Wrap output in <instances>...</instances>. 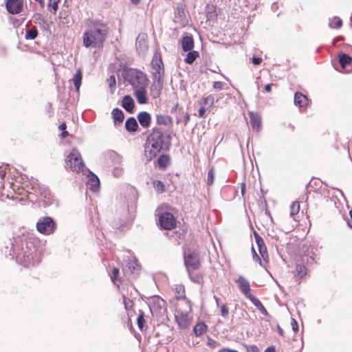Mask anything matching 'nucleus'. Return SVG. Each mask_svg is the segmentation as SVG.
Masks as SVG:
<instances>
[{
    "instance_id": "f257e3e1",
    "label": "nucleus",
    "mask_w": 352,
    "mask_h": 352,
    "mask_svg": "<svg viewBox=\"0 0 352 352\" xmlns=\"http://www.w3.org/2000/svg\"><path fill=\"white\" fill-rule=\"evenodd\" d=\"M5 254L8 252L10 258L25 267H34L41 262L40 254L32 239L26 235H17L10 239L5 248Z\"/></svg>"
},
{
    "instance_id": "f03ea898",
    "label": "nucleus",
    "mask_w": 352,
    "mask_h": 352,
    "mask_svg": "<svg viewBox=\"0 0 352 352\" xmlns=\"http://www.w3.org/2000/svg\"><path fill=\"white\" fill-rule=\"evenodd\" d=\"M173 131L160 126L153 127L147 138L144 147V156L146 161H151L161 151H168L171 145Z\"/></svg>"
},
{
    "instance_id": "7ed1b4c3",
    "label": "nucleus",
    "mask_w": 352,
    "mask_h": 352,
    "mask_svg": "<svg viewBox=\"0 0 352 352\" xmlns=\"http://www.w3.org/2000/svg\"><path fill=\"white\" fill-rule=\"evenodd\" d=\"M108 34L107 24L100 20H92L83 33V45L85 47L100 48Z\"/></svg>"
},
{
    "instance_id": "20e7f679",
    "label": "nucleus",
    "mask_w": 352,
    "mask_h": 352,
    "mask_svg": "<svg viewBox=\"0 0 352 352\" xmlns=\"http://www.w3.org/2000/svg\"><path fill=\"white\" fill-rule=\"evenodd\" d=\"M124 78L133 89L147 86L148 80L142 71L129 68L124 71Z\"/></svg>"
},
{
    "instance_id": "39448f33",
    "label": "nucleus",
    "mask_w": 352,
    "mask_h": 352,
    "mask_svg": "<svg viewBox=\"0 0 352 352\" xmlns=\"http://www.w3.org/2000/svg\"><path fill=\"white\" fill-rule=\"evenodd\" d=\"M65 164L72 171L80 172L85 168V164L81 155L76 148H73L70 153L67 155Z\"/></svg>"
},
{
    "instance_id": "423d86ee",
    "label": "nucleus",
    "mask_w": 352,
    "mask_h": 352,
    "mask_svg": "<svg viewBox=\"0 0 352 352\" xmlns=\"http://www.w3.org/2000/svg\"><path fill=\"white\" fill-rule=\"evenodd\" d=\"M37 231L44 235H50L56 230L57 226L55 221L50 217H42L36 222Z\"/></svg>"
},
{
    "instance_id": "0eeeda50",
    "label": "nucleus",
    "mask_w": 352,
    "mask_h": 352,
    "mask_svg": "<svg viewBox=\"0 0 352 352\" xmlns=\"http://www.w3.org/2000/svg\"><path fill=\"white\" fill-rule=\"evenodd\" d=\"M152 69L153 72V80H164V64L161 58V55L156 52L153 55V58L152 60Z\"/></svg>"
},
{
    "instance_id": "6e6552de",
    "label": "nucleus",
    "mask_w": 352,
    "mask_h": 352,
    "mask_svg": "<svg viewBox=\"0 0 352 352\" xmlns=\"http://www.w3.org/2000/svg\"><path fill=\"white\" fill-rule=\"evenodd\" d=\"M184 259L187 272L190 271V268L197 270L199 267L200 261L197 252L190 250L184 252Z\"/></svg>"
},
{
    "instance_id": "1a4fd4ad",
    "label": "nucleus",
    "mask_w": 352,
    "mask_h": 352,
    "mask_svg": "<svg viewBox=\"0 0 352 352\" xmlns=\"http://www.w3.org/2000/svg\"><path fill=\"white\" fill-rule=\"evenodd\" d=\"M165 301L159 296H153L149 298L148 305L152 314L158 315L162 309H165Z\"/></svg>"
},
{
    "instance_id": "9d476101",
    "label": "nucleus",
    "mask_w": 352,
    "mask_h": 352,
    "mask_svg": "<svg viewBox=\"0 0 352 352\" xmlns=\"http://www.w3.org/2000/svg\"><path fill=\"white\" fill-rule=\"evenodd\" d=\"M27 192L29 194H33L36 195H41L43 197H46L48 193V188L44 185L38 183L37 179H32L30 182V186L27 185Z\"/></svg>"
},
{
    "instance_id": "9b49d317",
    "label": "nucleus",
    "mask_w": 352,
    "mask_h": 352,
    "mask_svg": "<svg viewBox=\"0 0 352 352\" xmlns=\"http://www.w3.org/2000/svg\"><path fill=\"white\" fill-rule=\"evenodd\" d=\"M159 223L164 230H172L176 226V219L170 212H164L159 217Z\"/></svg>"
},
{
    "instance_id": "f8f14e48",
    "label": "nucleus",
    "mask_w": 352,
    "mask_h": 352,
    "mask_svg": "<svg viewBox=\"0 0 352 352\" xmlns=\"http://www.w3.org/2000/svg\"><path fill=\"white\" fill-rule=\"evenodd\" d=\"M238 287L241 293L248 299L254 296L250 294V285L249 281L243 276H240L236 280Z\"/></svg>"
},
{
    "instance_id": "ddd939ff",
    "label": "nucleus",
    "mask_w": 352,
    "mask_h": 352,
    "mask_svg": "<svg viewBox=\"0 0 352 352\" xmlns=\"http://www.w3.org/2000/svg\"><path fill=\"white\" fill-rule=\"evenodd\" d=\"M320 248L317 245H309L307 250L305 252V256L307 257V263H316L320 257H319V251Z\"/></svg>"
},
{
    "instance_id": "4468645a",
    "label": "nucleus",
    "mask_w": 352,
    "mask_h": 352,
    "mask_svg": "<svg viewBox=\"0 0 352 352\" xmlns=\"http://www.w3.org/2000/svg\"><path fill=\"white\" fill-rule=\"evenodd\" d=\"M6 6L9 13L16 14L22 11L23 5L21 0H8Z\"/></svg>"
},
{
    "instance_id": "2eb2a0df",
    "label": "nucleus",
    "mask_w": 352,
    "mask_h": 352,
    "mask_svg": "<svg viewBox=\"0 0 352 352\" xmlns=\"http://www.w3.org/2000/svg\"><path fill=\"white\" fill-rule=\"evenodd\" d=\"M176 322L181 329H186L189 327L190 322L188 320V311H177L175 314Z\"/></svg>"
},
{
    "instance_id": "dca6fc26",
    "label": "nucleus",
    "mask_w": 352,
    "mask_h": 352,
    "mask_svg": "<svg viewBox=\"0 0 352 352\" xmlns=\"http://www.w3.org/2000/svg\"><path fill=\"white\" fill-rule=\"evenodd\" d=\"M254 235L261 256H262L264 261H267V259H268V253L267 251V248L262 237L260 236L256 232H254Z\"/></svg>"
},
{
    "instance_id": "f3484780",
    "label": "nucleus",
    "mask_w": 352,
    "mask_h": 352,
    "mask_svg": "<svg viewBox=\"0 0 352 352\" xmlns=\"http://www.w3.org/2000/svg\"><path fill=\"white\" fill-rule=\"evenodd\" d=\"M146 87L147 86H143L134 89V96L138 102L140 104H146L148 102Z\"/></svg>"
},
{
    "instance_id": "a211bd4d",
    "label": "nucleus",
    "mask_w": 352,
    "mask_h": 352,
    "mask_svg": "<svg viewBox=\"0 0 352 352\" xmlns=\"http://www.w3.org/2000/svg\"><path fill=\"white\" fill-rule=\"evenodd\" d=\"M164 80H153V82L150 87V94L153 98H157L163 89Z\"/></svg>"
},
{
    "instance_id": "6ab92c4d",
    "label": "nucleus",
    "mask_w": 352,
    "mask_h": 352,
    "mask_svg": "<svg viewBox=\"0 0 352 352\" xmlns=\"http://www.w3.org/2000/svg\"><path fill=\"white\" fill-rule=\"evenodd\" d=\"M87 188L93 192H97L100 188V180L98 177L89 171L88 175V181L87 182Z\"/></svg>"
},
{
    "instance_id": "aec40b11",
    "label": "nucleus",
    "mask_w": 352,
    "mask_h": 352,
    "mask_svg": "<svg viewBox=\"0 0 352 352\" xmlns=\"http://www.w3.org/2000/svg\"><path fill=\"white\" fill-rule=\"evenodd\" d=\"M140 270V265L136 258L130 259L123 268L126 274H135Z\"/></svg>"
},
{
    "instance_id": "412c9836",
    "label": "nucleus",
    "mask_w": 352,
    "mask_h": 352,
    "mask_svg": "<svg viewBox=\"0 0 352 352\" xmlns=\"http://www.w3.org/2000/svg\"><path fill=\"white\" fill-rule=\"evenodd\" d=\"M156 124L158 126H164L171 127L173 125V118L165 114L158 113L155 116Z\"/></svg>"
},
{
    "instance_id": "4be33fe9",
    "label": "nucleus",
    "mask_w": 352,
    "mask_h": 352,
    "mask_svg": "<svg viewBox=\"0 0 352 352\" xmlns=\"http://www.w3.org/2000/svg\"><path fill=\"white\" fill-rule=\"evenodd\" d=\"M175 293L177 294L178 299L184 300L188 309V311H191V302L188 299H186L185 296V288L183 285H176L175 287Z\"/></svg>"
},
{
    "instance_id": "5701e85b",
    "label": "nucleus",
    "mask_w": 352,
    "mask_h": 352,
    "mask_svg": "<svg viewBox=\"0 0 352 352\" xmlns=\"http://www.w3.org/2000/svg\"><path fill=\"white\" fill-rule=\"evenodd\" d=\"M140 124L144 128H148L151 124V116L146 111H142L138 115Z\"/></svg>"
},
{
    "instance_id": "b1692460",
    "label": "nucleus",
    "mask_w": 352,
    "mask_h": 352,
    "mask_svg": "<svg viewBox=\"0 0 352 352\" xmlns=\"http://www.w3.org/2000/svg\"><path fill=\"white\" fill-rule=\"evenodd\" d=\"M294 104L298 106L300 109L306 107L308 104V98L307 96L300 92H296L294 94Z\"/></svg>"
},
{
    "instance_id": "393cba45",
    "label": "nucleus",
    "mask_w": 352,
    "mask_h": 352,
    "mask_svg": "<svg viewBox=\"0 0 352 352\" xmlns=\"http://www.w3.org/2000/svg\"><path fill=\"white\" fill-rule=\"evenodd\" d=\"M147 48L146 34H139L136 38V49L139 54L144 53Z\"/></svg>"
},
{
    "instance_id": "a878e982",
    "label": "nucleus",
    "mask_w": 352,
    "mask_h": 352,
    "mask_svg": "<svg viewBox=\"0 0 352 352\" xmlns=\"http://www.w3.org/2000/svg\"><path fill=\"white\" fill-rule=\"evenodd\" d=\"M122 107L129 113H132L135 107V102L129 95L124 96L122 101Z\"/></svg>"
},
{
    "instance_id": "bb28decb",
    "label": "nucleus",
    "mask_w": 352,
    "mask_h": 352,
    "mask_svg": "<svg viewBox=\"0 0 352 352\" xmlns=\"http://www.w3.org/2000/svg\"><path fill=\"white\" fill-rule=\"evenodd\" d=\"M182 47L184 52H188L194 47V40L192 36H184L182 38Z\"/></svg>"
},
{
    "instance_id": "cd10ccee",
    "label": "nucleus",
    "mask_w": 352,
    "mask_h": 352,
    "mask_svg": "<svg viewBox=\"0 0 352 352\" xmlns=\"http://www.w3.org/2000/svg\"><path fill=\"white\" fill-rule=\"evenodd\" d=\"M250 121L252 127L258 131L261 125V118L257 113L250 112Z\"/></svg>"
},
{
    "instance_id": "c85d7f7f",
    "label": "nucleus",
    "mask_w": 352,
    "mask_h": 352,
    "mask_svg": "<svg viewBox=\"0 0 352 352\" xmlns=\"http://www.w3.org/2000/svg\"><path fill=\"white\" fill-rule=\"evenodd\" d=\"M112 118L113 119L114 124L118 125L121 124L124 118V113L118 108L113 109L112 112Z\"/></svg>"
},
{
    "instance_id": "c756f323",
    "label": "nucleus",
    "mask_w": 352,
    "mask_h": 352,
    "mask_svg": "<svg viewBox=\"0 0 352 352\" xmlns=\"http://www.w3.org/2000/svg\"><path fill=\"white\" fill-rule=\"evenodd\" d=\"M82 79V74L81 69H78L76 74L74 75L72 78V82L74 83L76 91L78 92Z\"/></svg>"
},
{
    "instance_id": "7c9ffc66",
    "label": "nucleus",
    "mask_w": 352,
    "mask_h": 352,
    "mask_svg": "<svg viewBox=\"0 0 352 352\" xmlns=\"http://www.w3.org/2000/svg\"><path fill=\"white\" fill-rule=\"evenodd\" d=\"M125 128L129 132H135L138 129V124L133 117L129 118L125 122Z\"/></svg>"
},
{
    "instance_id": "2f4dec72",
    "label": "nucleus",
    "mask_w": 352,
    "mask_h": 352,
    "mask_svg": "<svg viewBox=\"0 0 352 352\" xmlns=\"http://www.w3.org/2000/svg\"><path fill=\"white\" fill-rule=\"evenodd\" d=\"M253 305L261 312L263 315L265 316H268L269 314L265 307L263 305L261 302L256 298L254 296L253 297H251L250 299H249Z\"/></svg>"
},
{
    "instance_id": "473e14b6",
    "label": "nucleus",
    "mask_w": 352,
    "mask_h": 352,
    "mask_svg": "<svg viewBox=\"0 0 352 352\" xmlns=\"http://www.w3.org/2000/svg\"><path fill=\"white\" fill-rule=\"evenodd\" d=\"M352 58L351 57L344 53H341L339 54V63L342 68H345L346 66L351 63Z\"/></svg>"
},
{
    "instance_id": "72a5a7b5",
    "label": "nucleus",
    "mask_w": 352,
    "mask_h": 352,
    "mask_svg": "<svg viewBox=\"0 0 352 352\" xmlns=\"http://www.w3.org/2000/svg\"><path fill=\"white\" fill-rule=\"evenodd\" d=\"M127 191L129 192V196L130 197L129 198H127V203L132 206L138 199L137 192L135 189L132 187L127 188Z\"/></svg>"
},
{
    "instance_id": "f704fd0d",
    "label": "nucleus",
    "mask_w": 352,
    "mask_h": 352,
    "mask_svg": "<svg viewBox=\"0 0 352 352\" xmlns=\"http://www.w3.org/2000/svg\"><path fill=\"white\" fill-rule=\"evenodd\" d=\"M199 56V52L194 50L188 52V54L184 59L185 63L188 64H192Z\"/></svg>"
},
{
    "instance_id": "c9c22d12",
    "label": "nucleus",
    "mask_w": 352,
    "mask_h": 352,
    "mask_svg": "<svg viewBox=\"0 0 352 352\" xmlns=\"http://www.w3.org/2000/svg\"><path fill=\"white\" fill-rule=\"evenodd\" d=\"M307 274V268L304 265L296 264L295 276L302 278Z\"/></svg>"
},
{
    "instance_id": "e433bc0d",
    "label": "nucleus",
    "mask_w": 352,
    "mask_h": 352,
    "mask_svg": "<svg viewBox=\"0 0 352 352\" xmlns=\"http://www.w3.org/2000/svg\"><path fill=\"white\" fill-rule=\"evenodd\" d=\"M329 25L331 28L339 29L342 25V21L338 16H333V18L329 19Z\"/></svg>"
},
{
    "instance_id": "4c0bfd02",
    "label": "nucleus",
    "mask_w": 352,
    "mask_h": 352,
    "mask_svg": "<svg viewBox=\"0 0 352 352\" xmlns=\"http://www.w3.org/2000/svg\"><path fill=\"white\" fill-rule=\"evenodd\" d=\"M169 160L168 155H161L157 159V164L160 168H164L168 165Z\"/></svg>"
},
{
    "instance_id": "58836bf2",
    "label": "nucleus",
    "mask_w": 352,
    "mask_h": 352,
    "mask_svg": "<svg viewBox=\"0 0 352 352\" xmlns=\"http://www.w3.org/2000/svg\"><path fill=\"white\" fill-rule=\"evenodd\" d=\"M214 95H208V96L204 98L201 102V105L206 107L207 108H210L212 107L214 102Z\"/></svg>"
},
{
    "instance_id": "ea45409f",
    "label": "nucleus",
    "mask_w": 352,
    "mask_h": 352,
    "mask_svg": "<svg viewBox=\"0 0 352 352\" xmlns=\"http://www.w3.org/2000/svg\"><path fill=\"white\" fill-rule=\"evenodd\" d=\"M194 332L197 336H201L207 330V326L204 323H198L194 327Z\"/></svg>"
},
{
    "instance_id": "a19ab883",
    "label": "nucleus",
    "mask_w": 352,
    "mask_h": 352,
    "mask_svg": "<svg viewBox=\"0 0 352 352\" xmlns=\"http://www.w3.org/2000/svg\"><path fill=\"white\" fill-rule=\"evenodd\" d=\"M38 36V30L36 28H32L30 29H28L25 35V38L27 40H33L36 38Z\"/></svg>"
},
{
    "instance_id": "79ce46f5",
    "label": "nucleus",
    "mask_w": 352,
    "mask_h": 352,
    "mask_svg": "<svg viewBox=\"0 0 352 352\" xmlns=\"http://www.w3.org/2000/svg\"><path fill=\"white\" fill-rule=\"evenodd\" d=\"M153 186H154L155 190L158 193H162V192H165V190H166L165 185L164 184V183L162 182H161L160 180H154L153 182Z\"/></svg>"
},
{
    "instance_id": "37998d69",
    "label": "nucleus",
    "mask_w": 352,
    "mask_h": 352,
    "mask_svg": "<svg viewBox=\"0 0 352 352\" xmlns=\"http://www.w3.org/2000/svg\"><path fill=\"white\" fill-rule=\"evenodd\" d=\"M122 299H123V303L124 305V308L126 310H130L133 307V301L131 300L130 298H129L126 294H122Z\"/></svg>"
},
{
    "instance_id": "c03bdc74",
    "label": "nucleus",
    "mask_w": 352,
    "mask_h": 352,
    "mask_svg": "<svg viewBox=\"0 0 352 352\" xmlns=\"http://www.w3.org/2000/svg\"><path fill=\"white\" fill-rule=\"evenodd\" d=\"M145 322L146 321L144 318V313L142 311L140 310V315L138 316V319H137V323H138V326L139 329L141 331H142L144 329Z\"/></svg>"
},
{
    "instance_id": "a18cd8bd",
    "label": "nucleus",
    "mask_w": 352,
    "mask_h": 352,
    "mask_svg": "<svg viewBox=\"0 0 352 352\" xmlns=\"http://www.w3.org/2000/svg\"><path fill=\"white\" fill-rule=\"evenodd\" d=\"M300 210V204L298 201L293 202L291 205L290 216L294 217L298 214Z\"/></svg>"
},
{
    "instance_id": "49530a36",
    "label": "nucleus",
    "mask_w": 352,
    "mask_h": 352,
    "mask_svg": "<svg viewBox=\"0 0 352 352\" xmlns=\"http://www.w3.org/2000/svg\"><path fill=\"white\" fill-rule=\"evenodd\" d=\"M109 82V87L111 89V92L113 94L114 90L116 89V80L114 76H110V77L107 80Z\"/></svg>"
},
{
    "instance_id": "de8ad7c7",
    "label": "nucleus",
    "mask_w": 352,
    "mask_h": 352,
    "mask_svg": "<svg viewBox=\"0 0 352 352\" xmlns=\"http://www.w3.org/2000/svg\"><path fill=\"white\" fill-rule=\"evenodd\" d=\"M214 169L212 168L209 170L207 176V184L209 186H211L214 182Z\"/></svg>"
},
{
    "instance_id": "09e8293b",
    "label": "nucleus",
    "mask_w": 352,
    "mask_h": 352,
    "mask_svg": "<svg viewBox=\"0 0 352 352\" xmlns=\"http://www.w3.org/2000/svg\"><path fill=\"white\" fill-rule=\"evenodd\" d=\"M34 22L38 25H43L45 23L44 17L41 14L36 13L34 15Z\"/></svg>"
},
{
    "instance_id": "8fccbe9b",
    "label": "nucleus",
    "mask_w": 352,
    "mask_h": 352,
    "mask_svg": "<svg viewBox=\"0 0 352 352\" xmlns=\"http://www.w3.org/2000/svg\"><path fill=\"white\" fill-rule=\"evenodd\" d=\"M60 2V0H50L48 3V6L52 8V12L54 14L57 9L58 5Z\"/></svg>"
},
{
    "instance_id": "3c124183",
    "label": "nucleus",
    "mask_w": 352,
    "mask_h": 352,
    "mask_svg": "<svg viewBox=\"0 0 352 352\" xmlns=\"http://www.w3.org/2000/svg\"><path fill=\"white\" fill-rule=\"evenodd\" d=\"M122 173H123V169L122 167L115 166V168L113 170V175L115 177H118L121 176L122 175Z\"/></svg>"
},
{
    "instance_id": "603ef678",
    "label": "nucleus",
    "mask_w": 352,
    "mask_h": 352,
    "mask_svg": "<svg viewBox=\"0 0 352 352\" xmlns=\"http://www.w3.org/2000/svg\"><path fill=\"white\" fill-rule=\"evenodd\" d=\"M111 157L116 161V163L120 164L122 162V157L119 155L117 153L112 151L111 153Z\"/></svg>"
},
{
    "instance_id": "864d4df0",
    "label": "nucleus",
    "mask_w": 352,
    "mask_h": 352,
    "mask_svg": "<svg viewBox=\"0 0 352 352\" xmlns=\"http://www.w3.org/2000/svg\"><path fill=\"white\" fill-rule=\"evenodd\" d=\"M229 309L226 305H223L221 307V315L223 318H226L228 315Z\"/></svg>"
},
{
    "instance_id": "5fc2aeb1",
    "label": "nucleus",
    "mask_w": 352,
    "mask_h": 352,
    "mask_svg": "<svg viewBox=\"0 0 352 352\" xmlns=\"http://www.w3.org/2000/svg\"><path fill=\"white\" fill-rule=\"evenodd\" d=\"M252 252L253 254L252 257H253L254 261L256 262H258L260 264V265H262L261 259L259 257V256L256 254V252H255L254 248H252Z\"/></svg>"
},
{
    "instance_id": "6e6d98bb",
    "label": "nucleus",
    "mask_w": 352,
    "mask_h": 352,
    "mask_svg": "<svg viewBox=\"0 0 352 352\" xmlns=\"http://www.w3.org/2000/svg\"><path fill=\"white\" fill-rule=\"evenodd\" d=\"M120 271L119 269L114 267L112 271V275L111 276V280L115 283V280H117V276L119 274Z\"/></svg>"
},
{
    "instance_id": "4d7b16f0",
    "label": "nucleus",
    "mask_w": 352,
    "mask_h": 352,
    "mask_svg": "<svg viewBox=\"0 0 352 352\" xmlns=\"http://www.w3.org/2000/svg\"><path fill=\"white\" fill-rule=\"evenodd\" d=\"M291 325L294 332H297L298 331V324L295 319H292Z\"/></svg>"
},
{
    "instance_id": "13d9d810",
    "label": "nucleus",
    "mask_w": 352,
    "mask_h": 352,
    "mask_svg": "<svg viewBox=\"0 0 352 352\" xmlns=\"http://www.w3.org/2000/svg\"><path fill=\"white\" fill-rule=\"evenodd\" d=\"M213 88L217 90H221L223 89V82L221 81H215L213 83Z\"/></svg>"
},
{
    "instance_id": "bf43d9fd",
    "label": "nucleus",
    "mask_w": 352,
    "mask_h": 352,
    "mask_svg": "<svg viewBox=\"0 0 352 352\" xmlns=\"http://www.w3.org/2000/svg\"><path fill=\"white\" fill-rule=\"evenodd\" d=\"M208 109V108L205 107L204 106L201 107L200 109H199V111H198L199 116L200 118H204L205 117V114H206V110Z\"/></svg>"
},
{
    "instance_id": "052dcab7",
    "label": "nucleus",
    "mask_w": 352,
    "mask_h": 352,
    "mask_svg": "<svg viewBox=\"0 0 352 352\" xmlns=\"http://www.w3.org/2000/svg\"><path fill=\"white\" fill-rule=\"evenodd\" d=\"M261 62H262V58H261L257 57V56H253L252 57V63L254 65H258L261 64Z\"/></svg>"
},
{
    "instance_id": "680f3d73",
    "label": "nucleus",
    "mask_w": 352,
    "mask_h": 352,
    "mask_svg": "<svg viewBox=\"0 0 352 352\" xmlns=\"http://www.w3.org/2000/svg\"><path fill=\"white\" fill-rule=\"evenodd\" d=\"M188 275H189V277L190 278V280L194 282V283H198L199 282V277L198 276H193L190 272H188Z\"/></svg>"
},
{
    "instance_id": "e2e57ef3",
    "label": "nucleus",
    "mask_w": 352,
    "mask_h": 352,
    "mask_svg": "<svg viewBox=\"0 0 352 352\" xmlns=\"http://www.w3.org/2000/svg\"><path fill=\"white\" fill-rule=\"evenodd\" d=\"M189 120H190V115L188 114V113L186 112L184 113V124L185 126L187 125Z\"/></svg>"
},
{
    "instance_id": "0e129e2a",
    "label": "nucleus",
    "mask_w": 352,
    "mask_h": 352,
    "mask_svg": "<svg viewBox=\"0 0 352 352\" xmlns=\"http://www.w3.org/2000/svg\"><path fill=\"white\" fill-rule=\"evenodd\" d=\"M264 352H276L275 347L274 346H269L267 347Z\"/></svg>"
},
{
    "instance_id": "69168bd1",
    "label": "nucleus",
    "mask_w": 352,
    "mask_h": 352,
    "mask_svg": "<svg viewBox=\"0 0 352 352\" xmlns=\"http://www.w3.org/2000/svg\"><path fill=\"white\" fill-rule=\"evenodd\" d=\"M272 85H273L272 84H267V85H266L265 86V91H267V92H270V91H271V90H272Z\"/></svg>"
},
{
    "instance_id": "338daca9",
    "label": "nucleus",
    "mask_w": 352,
    "mask_h": 352,
    "mask_svg": "<svg viewBox=\"0 0 352 352\" xmlns=\"http://www.w3.org/2000/svg\"><path fill=\"white\" fill-rule=\"evenodd\" d=\"M218 352H238V351L236 350H233V349H223L219 350Z\"/></svg>"
},
{
    "instance_id": "774afa93",
    "label": "nucleus",
    "mask_w": 352,
    "mask_h": 352,
    "mask_svg": "<svg viewBox=\"0 0 352 352\" xmlns=\"http://www.w3.org/2000/svg\"><path fill=\"white\" fill-rule=\"evenodd\" d=\"M252 352H259V349L256 346H251Z\"/></svg>"
}]
</instances>
